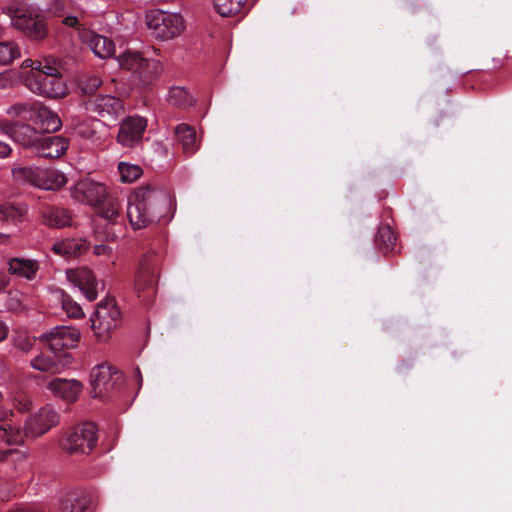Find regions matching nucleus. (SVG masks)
<instances>
[{
	"instance_id": "obj_1",
	"label": "nucleus",
	"mask_w": 512,
	"mask_h": 512,
	"mask_svg": "<svg viewBox=\"0 0 512 512\" xmlns=\"http://www.w3.org/2000/svg\"><path fill=\"white\" fill-rule=\"evenodd\" d=\"M127 218L135 230L155 222L167 223L172 218L170 195L151 187L137 189L128 198Z\"/></svg>"
},
{
	"instance_id": "obj_2",
	"label": "nucleus",
	"mask_w": 512,
	"mask_h": 512,
	"mask_svg": "<svg viewBox=\"0 0 512 512\" xmlns=\"http://www.w3.org/2000/svg\"><path fill=\"white\" fill-rule=\"evenodd\" d=\"M6 13L11 19V24L28 38L41 41L48 35L45 16L38 7L32 5H20L6 8Z\"/></svg>"
},
{
	"instance_id": "obj_3",
	"label": "nucleus",
	"mask_w": 512,
	"mask_h": 512,
	"mask_svg": "<svg viewBox=\"0 0 512 512\" xmlns=\"http://www.w3.org/2000/svg\"><path fill=\"white\" fill-rule=\"evenodd\" d=\"M145 20L152 35L161 41L172 40L185 29V20L179 13L154 9L146 13Z\"/></svg>"
},
{
	"instance_id": "obj_4",
	"label": "nucleus",
	"mask_w": 512,
	"mask_h": 512,
	"mask_svg": "<svg viewBox=\"0 0 512 512\" xmlns=\"http://www.w3.org/2000/svg\"><path fill=\"white\" fill-rule=\"evenodd\" d=\"M121 313L115 300L107 298L98 303L90 317L91 329L98 342H107L120 324Z\"/></svg>"
},
{
	"instance_id": "obj_5",
	"label": "nucleus",
	"mask_w": 512,
	"mask_h": 512,
	"mask_svg": "<svg viewBox=\"0 0 512 512\" xmlns=\"http://www.w3.org/2000/svg\"><path fill=\"white\" fill-rule=\"evenodd\" d=\"M98 441L97 428L92 422L82 423L68 431L61 440V447L70 454H90Z\"/></svg>"
},
{
	"instance_id": "obj_6",
	"label": "nucleus",
	"mask_w": 512,
	"mask_h": 512,
	"mask_svg": "<svg viewBox=\"0 0 512 512\" xmlns=\"http://www.w3.org/2000/svg\"><path fill=\"white\" fill-rule=\"evenodd\" d=\"M123 377L120 372L107 364L96 366L90 375L94 397L104 398L120 388Z\"/></svg>"
},
{
	"instance_id": "obj_7",
	"label": "nucleus",
	"mask_w": 512,
	"mask_h": 512,
	"mask_svg": "<svg viewBox=\"0 0 512 512\" xmlns=\"http://www.w3.org/2000/svg\"><path fill=\"white\" fill-rule=\"evenodd\" d=\"M25 85L34 94L50 98H62L67 94L62 77H48L37 71H30L25 79Z\"/></svg>"
},
{
	"instance_id": "obj_8",
	"label": "nucleus",
	"mask_w": 512,
	"mask_h": 512,
	"mask_svg": "<svg viewBox=\"0 0 512 512\" xmlns=\"http://www.w3.org/2000/svg\"><path fill=\"white\" fill-rule=\"evenodd\" d=\"M0 131L26 148H35L41 135L35 124L0 118Z\"/></svg>"
},
{
	"instance_id": "obj_9",
	"label": "nucleus",
	"mask_w": 512,
	"mask_h": 512,
	"mask_svg": "<svg viewBox=\"0 0 512 512\" xmlns=\"http://www.w3.org/2000/svg\"><path fill=\"white\" fill-rule=\"evenodd\" d=\"M86 109L104 123L115 122L125 112L123 101L112 95H98L86 103Z\"/></svg>"
},
{
	"instance_id": "obj_10",
	"label": "nucleus",
	"mask_w": 512,
	"mask_h": 512,
	"mask_svg": "<svg viewBox=\"0 0 512 512\" xmlns=\"http://www.w3.org/2000/svg\"><path fill=\"white\" fill-rule=\"evenodd\" d=\"M59 419L58 412L51 405H45L26 419V435L30 436V438L39 437L56 426L59 423Z\"/></svg>"
},
{
	"instance_id": "obj_11",
	"label": "nucleus",
	"mask_w": 512,
	"mask_h": 512,
	"mask_svg": "<svg viewBox=\"0 0 512 512\" xmlns=\"http://www.w3.org/2000/svg\"><path fill=\"white\" fill-rule=\"evenodd\" d=\"M80 331L72 326H57L42 335L51 352L75 348L80 341Z\"/></svg>"
},
{
	"instance_id": "obj_12",
	"label": "nucleus",
	"mask_w": 512,
	"mask_h": 512,
	"mask_svg": "<svg viewBox=\"0 0 512 512\" xmlns=\"http://www.w3.org/2000/svg\"><path fill=\"white\" fill-rule=\"evenodd\" d=\"M72 197L91 206L103 203L107 196V188L103 184L91 179H82L74 186L71 192Z\"/></svg>"
},
{
	"instance_id": "obj_13",
	"label": "nucleus",
	"mask_w": 512,
	"mask_h": 512,
	"mask_svg": "<svg viewBox=\"0 0 512 512\" xmlns=\"http://www.w3.org/2000/svg\"><path fill=\"white\" fill-rule=\"evenodd\" d=\"M147 120L141 116H129L120 125L118 142L125 147H133L142 140Z\"/></svg>"
},
{
	"instance_id": "obj_14",
	"label": "nucleus",
	"mask_w": 512,
	"mask_h": 512,
	"mask_svg": "<svg viewBox=\"0 0 512 512\" xmlns=\"http://www.w3.org/2000/svg\"><path fill=\"white\" fill-rule=\"evenodd\" d=\"M69 282L78 287L88 301L96 300L98 296V282L93 272L85 267L70 269L66 272Z\"/></svg>"
},
{
	"instance_id": "obj_15",
	"label": "nucleus",
	"mask_w": 512,
	"mask_h": 512,
	"mask_svg": "<svg viewBox=\"0 0 512 512\" xmlns=\"http://www.w3.org/2000/svg\"><path fill=\"white\" fill-rule=\"evenodd\" d=\"M46 388L53 396L72 403L79 398L83 385L76 379L54 378L47 383Z\"/></svg>"
},
{
	"instance_id": "obj_16",
	"label": "nucleus",
	"mask_w": 512,
	"mask_h": 512,
	"mask_svg": "<svg viewBox=\"0 0 512 512\" xmlns=\"http://www.w3.org/2000/svg\"><path fill=\"white\" fill-rule=\"evenodd\" d=\"M52 353L53 355L48 352H41L31 360V366L41 372L61 373L69 363L70 356L67 353Z\"/></svg>"
},
{
	"instance_id": "obj_17",
	"label": "nucleus",
	"mask_w": 512,
	"mask_h": 512,
	"mask_svg": "<svg viewBox=\"0 0 512 512\" xmlns=\"http://www.w3.org/2000/svg\"><path fill=\"white\" fill-rule=\"evenodd\" d=\"M39 133H51L61 128V120L58 115L49 108L42 105L40 102L36 103L33 112V120Z\"/></svg>"
},
{
	"instance_id": "obj_18",
	"label": "nucleus",
	"mask_w": 512,
	"mask_h": 512,
	"mask_svg": "<svg viewBox=\"0 0 512 512\" xmlns=\"http://www.w3.org/2000/svg\"><path fill=\"white\" fill-rule=\"evenodd\" d=\"M68 148V140L63 136L40 137L34 150L44 158H59Z\"/></svg>"
},
{
	"instance_id": "obj_19",
	"label": "nucleus",
	"mask_w": 512,
	"mask_h": 512,
	"mask_svg": "<svg viewBox=\"0 0 512 512\" xmlns=\"http://www.w3.org/2000/svg\"><path fill=\"white\" fill-rule=\"evenodd\" d=\"M51 12L57 17L63 18V24L75 29H80L79 17L82 12L71 1L55 0L50 5Z\"/></svg>"
},
{
	"instance_id": "obj_20",
	"label": "nucleus",
	"mask_w": 512,
	"mask_h": 512,
	"mask_svg": "<svg viewBox=\"0 0 512 512\" xmlns=\"http://www.w3.org/2000/svg\"><path fill=\"white\" fill-rule=\"evenodd\" d=\"M81 37L97 57L106 59L114 55L115 45L109 38L91 31L83 32Z\"/></svg>"
},
{
	"instance_id": "obj_21",
	"label": "nucleus",
	"mask_w": 512,
	"mask_h": 512,
	"mask_svg": "<svg viewBox=\"0 0 512 512\" xmlns=\"http://www.w3.org/2000/svg\"><path fill=\"white\" fill-rule=\"evenodd\" d=\"M8 272L11 275L33 280L39 271V263L33 259L13 257L7 261Z\"/></svg>"
},
{
	"instance_id": "obj_22",
	"label": "nucleus",
	"mask_w": 512,
	"mask_h": 512,
	"mask_svg": "<svg viewBox=\"0 0 512 512\" xmlns=\"http://www.w3.org/2000/svg\"><path fill=\"white\" fill-rule=\"evenodd\" d=\"M155 282V268L150 263L142 262L136 271L134 280V289L138 297H141L145 291L153 292Z\"/></svg>"
},
{
	"instance_id": "obj_23",
	"label": "nucleus",
	"mask_w": 512,
	"mask_h": 512,
	"mask_svg": "<svg viewBox=\"0 0 512 512\" xmlns=\"http://www.w3.org/2000/svg\"><path fill=\"white\" fill-rule=\"evenodd\" d=\"M175 134L178 144L186 155H193L199 149L200 143L193 127L181 123L176 126Z\"/></svg>"
},
{
	"instance_id": "obj_24",
	"label": "nucleus",
	"mask_w": 512,
	"mask_h": 512,
	"mask_svg": "<svg viewBox=\"0 0 512 512\" xmlns=\"http://www.w3.org/2000/svg\"><path fill=\"white\" fill-rule=\"evenodd\" d=\"M67 182L66 176L56 169H40L36 187L44 190H57Z\"/></svg>"
},
{
	"instance_id": "obj_25",
	"label": "nucleus",
	"mask_w": 512,
	"mask_h": 512,
	"mask_svg": "<svg viewBox=\"0 0 512 512\" xmlns=\"http://www.w3.org/2000/svg\"><path fill=\"white\" fill-rule=\"evenodd\" d=\"M37 101L16 102L7 107L5 113L9 121L17 119L24 121L33 120V112L35 110Z\"/></svg>"
},
{
	"instance_id": "obj_26",
	"label": "nucleus",
	"mask_w": 512,
	"mask_h": 512,
	"mask_svg": "<svg viewBox=\"0 0 512 512\" xmlns=\"http://www.w3.org/2000/svg\"><path fill=\"white\" fill-rule=\"evenodd\" d=\"M118 63L122 68L132 70L140 75H143L145 73V68L150 65L148 60L143 58L139 52L132 51L123 53L119 57Z\"/></svg>"
},
{
	"instance_id": "obj_27",
	"label": "nucleus",
	"mask_w": 512,
	"mask_h": 512,
	"mask_svg": "<svg viewBox=\"0 0 512 512\" xmlns=\"http://www.w3.org/2000/svg\"><path fill=\"white\" fill-rule=\"evenodd\" d=\"M44 222L46 225L55 228H62L71 224L72 218L70 213L59 207H51L43 213Z\"/></svg>"
},
{
	"instance_id": "obj_28",
	"label": "nucleus",
	"mask_w": 512,
	"mask_h": 512,
	"mask_svg": "<svg viewBox=\"0 0 512 512\" xmlns=\"http://www.w3.org/2000/svg\"><path fill=\"white\" fill-rule=\"evenodd\" d=\"M86 248L85 241L76 239H66L56 242L52 250L55 254L65 258H70L79 255Z\"/></svg>"
},
{
	"instance_id": "obj_29",
	"label": "nucleus",
	"mask_w": 512,
	"mask_h": 512,
	"mask_svg": "<svg viewBox=\"0 0 512 512\" xmlns=\"http://www.w3.org/2000/svg\"><path fill=\"white\" fill-rule=\"evenodd\" d=\"M0 438L9 445H18L22 444L24 439L30 438V436L26 435L25 428L22 430L12 423L4 422L0 426Z\"/></svg>"
},
{
	"instance_id": "obj_30",
	"label": "nucleus",
	"mask_w": 512,
	"mask_h": 512,
	"mask_svg": "<svg viewBox=\"0 0 512 512\" xmlns=\"http://www.w3.org/2000/svg\"><path fill=\"white\" fill-rule=\"evenodd\" d=\"M86 506V498L74 492L66 494L60 502L62 512H82Z\"/></svg>"
},
{
	"instance_id": "obj_31",
	"label": "nucleus",
	"mask_w": 512,
	"mask_h": 512,
	"mask_svg": "<svg viewBox=\"0 0 512 512\" xmlns=\"http://www.w3.org/2000/svg\"><path fill=\"white\" fill-rule=\"evenodd\" d=\"M247 0H214L216 11L223 17H231L242 11Z\"/></svg>"
},
{
	"instance_id": "obj_32",
	"label": "nucleus",
	"mask_w": 512,
	"mask_h": 512,
	"mask_svg": "<svg viewBox=\"0 0 512 512\" xmlns=\"http://www.w3.org/2000/svg\"><path fill=\"white\" fill-rule=\"evenodd\" d=\"M40 168L14 166L12 167V176L15 181L28 183L36 187L39 180Z\"/></svg>"
},
{
	"instance_id": "obj_33",
	"label": "nucleus",
	"mask_w": 512,
	"mask_h": 512,
	"mask_svg": "<svg viewBox=\"0 0 512 512\" xmlns=\"http://www.w3.org/2000/svg\"><path fill=\"white\" fill-rule=\"evenodd\" d=\"M167 101L179 108L188 107L193 103L192 97L183 87H172L169 90Z\"/></svg>"
},
{
	"instance_id": "obj_34",
	"label": "nucleus",
	"mask_w": 512,
	"mask_h": 512,
	"mask_svg": "<svg viewBox=\"0 0 512 512\" xmlns=\"http://www.w3.org/2000/svg\"><path fill=\"white\" fill-rule=\"evenodd\" d=\"M120 180L123 183H132L139 179L143 173L142 168L136 164L120 162L118 164Z\"/></svg>"
},
{
	"instance_id": "obj_35",
	"label": "nucleus",
	"mask_w": 512,
	"mask_h": 512,
	"mask_svg": "<svg viewBox=\"0 0 512 512\" xmlns=\"http://www.w3.org/2000/svg\"><path fill=\"white\" fill-rule=\"evenodd\" d=\"M121 211V202L116 197L108 198L100 207L99 214L101 217L113 221L119 217Z\"/></svg>"
},
{
	"instance_id": "obj_36",
	"label": "nucleus",
	"mask_w": 512,
	"mask_h": 512,
	"mask_svg": "<svg viewBox=\"0 0 512 512\" xmlns=\"http://www.w3.org/2000/svg\"><path fill=\"white\" fill-rule=\"evenodd\" d=\"M26 209L12 204L0 205V221H12L14 223L20 221L24 216Z\"/></svg>"
},
{
	"instance_id": "obj_37",
	"label": "nucleus",
	"mask_w": 512,
	"mask_h": 512,
	"mask_svg": "<svg viewBox=\"0 0 512 512\" xmlns=\"http://www.w3.org/2000/svg\"><path fill=\"white\" fill-rule=\"evenodd\" d=\"M10 399L14 408L21 413L28 412L32 407L31 397L22 390L12 392Z\"/></svg>"
},
{
	"instance_id": "obj_38",
	"label": "nucleus",
	"mask_w": 512,
	"mask_h": 512,
	"mask_svg": "<svg viewBox=\"0 0 512 512\" xmlns=\"http://www.w3.org/2000/svg\"><path fill=\"white\" fill-rule=\"evenodd\" d=\"M20 56L18 46L13 42H0V64L7 65Z\"/></svg>"
},
{
	"instance_id": "obj_39",
	"label": "nucleus",
	"mask_w": 512,
	"mask_h": 512,
	"mask_svg": "<svg viewBox=\"0 0 512 512\" xmlns=\"http://www.w3.org/2000/svg\"><path fill=\"white\" fill-rule=\"evenodd\" d=\"M98 124L95 120H84L79 122L75 126V132L77 135L84 139L93 140L96 139L97 131H96V125Z\"/></svg>"
},
{
	"instance_id": "obj_40",
	"label": "nucleus",
	"mask_w": 512,
	"mask_h": 512,
	"mask_svg": "<svg viewBox=\"0 0 512 512\" xmlns=\"http://www.w3.org/2000/svg\"><path fill=\"white\" fill-rule=\"evenodd\" d=\"M61 304L63 310L67 313L69 317L81 318L84 316V312L81 306L77 302H75L69 295L62 294Z\"/></svg>"
},
{
	"instance_id": "obj_41",
	"label": "nucleus",
	"mask_w": 512,
	"mask_h": 512,
	"mask_svg": "<svg viewBox=\"0 0 512 512\" xmlns=\"http://www.w3.org/2000/svg\"><path fill=\"white\" fill-rule=\"evenodd\" d=\"M32 71L41 72L48 77H62L57 62L53 59H46L45 62H37Z\"/></svg>"
},
{
	"instance_id": "obj_42",
	"label": "nucleus",
	"mask_w": 512,
	"mask_h": 512,
	"mask_svg": "<svg viewBox=\"0 0 512 512\" xmlns=\"http://www.w3.org/2000/svg\"><path fill=\"white\" fill-rule=\"evenodd\" d=\"M102 80L96 75L87 76L80 84L81 90L85 94H93L101 86Z\"/></svg>"
},
{
	"instance_id": "obj_43",
	"label": "nucleus",
	"mask_w": 512,
	"mask_h": 512,
	"mask_svg": "<svg viewBox=\"0 0 512 512\" xmlns=\"http://www.w3.org/2000/svg\"><path fill=\"white\" fill-rule=\"evenodd\" d=\"M378 241L383 242L387 247L393 244L395 236L389 227H384L379 230Z\"/></svg>"
},
{
	"instance_id": "obj_44",
	"label": "nucleus",
	"mask_w": 512,
	"mask_h": 512,
	"mask_svg": "<svg viewBox=\"0 0 512 512\" xmlns=\"http://www.w3.org/2000/svg\"><path fill=\"white\" fill-rule=\"evenodd\" d=\"M35 344V338L29 336L19 337L16 340V346L23 352H29Z\"/></svg>"
},
{
	"instance_id": "obj_45",
	"label": "nucleus",
	"mask_w": 512,
	"mask_h": 512,
	"mask_svg": "<svg viewBox=\"0 0 512 512\" xmlns=\"http://www.w3.org/2000/svg\"><path fill=\"white\" fill-rule=\"evenodd\" d=\"M17 453H18V450H16V449L0 450V465L5 463L10 456L17 454Z\"/></svg>"
},
{
	"instance_id": "obj_46",
	"label": "nucleus",
	"mask_w": 512,
	"mask_h": 512,
	"mask_svg": "<svg viewBox=\"0 0 512 512\" xmlns=\"http://www.w3.org/2000/svg\"><path fill=\"white\" fill-rule=\"evenodd\" d=\"M11 152V147L8 144L0 141V158L8 157L11 154Z\"/></svg>"
},
{
	"instance_id": "obj_47",
	"label": "nucleus",
	"mask_w": 512,
	"mask_h": 512,
	"mask_svg": "<svg viewBox=\"0 0 512 512\" xmlns=\"http://www.w3.org/2000/svg\"><path fill=\"white\" fill-rule=\"evenodd\" d=\"M9 333V327L8 325L0 320V342L4 341Z\"/></svg>"
},
{
	"instance_id": "obj_48",
	"label": "nucleus",
	"mask_w": 512,
	"mask_h": 512,
	"mask_svg": "<svg viewBox=\"0 0 512 512\" xmlns=\"http://www.w3.org/2000/svg\"><path fill=\"white\" fill-rule=\"evenodd\" d=\"M111 252V248L106 245H97L94 248V253L96 255H108Z\"/></svg>"
},
{
	"instance_id": "obj_49",
	"label": "nucleus",
	"mask_w": 512,
	"mask_h": 512,
	"mask_svg": "<svg viewBox=\"0 0 512 512\" xmlns=\"http://www.w3.org/2000/svg\"><path fill=\"white\" fill-rule=\"evenodd\" d=\"M12 242V238L8 234L0 233V245H10Z\"/></svg>"
},
{
	"instance_id": "obj_50",
	"label": "nucleus",
	"mask_w": 512,
	"mask_h": 512,
	"mask_svg": "<svg viewBox=\"0 0 512 512\" xmlns=\"http://www.w3.org/2000/svg\"><path fill=\"white\" fill-rule=\"evenodd\" d=\"M37 62L38 61H33L31 59H26L23 61L22 63V67L25 68V67H31V70H33V67L37 66Z\"/></svg>"
},
{
	"instance_id": "obj_51",
	"label": "nucleus",
	"mask_w": 512,
	"mask_h": 512,
	"mask_svg": "<svg viewBox=\"0 0 512 512\" xmlns=\"http://www.w3.org/2000/svg\"><path fill=\"white\" fill-rule=\"evenodd\" d=\"M8 285V280L5 275L0 274V291L5 289Z\"/></svg>"
},
{
	"instance_id": "obj_52",
	"label": "nucleus",
	"mask_w": 512,
	"mask_h": 512,
	"mask_svg": "<svg viewBox=\"0 0 512 512\" xmlns=\"http://www.w3.org/2000/svg\"><path fill=\"white\" fill-rule=\"evenodd\" d=\"M135 375H136V378H137V381H138L139 385H141V383H142V375H141V372H140V370L138 368L135 371Z\"/></svg>"
},
{
	"instance_id": "obj_53",
	"label": "nucleus",
	"mask_w": 512,
	"mask_h": 512,
	"mask_svg": "<svg viewBox=\"0 0 512 512\" xmlns=\"http://www.w3.org/2000/svg\"><path fill=\"white\" fill-rule=\"evenodd\" d=\"M4 82H5V79H4V77L2 76V74H0V88H1V87H3Z\"/></svg>"
}]
</instances>
